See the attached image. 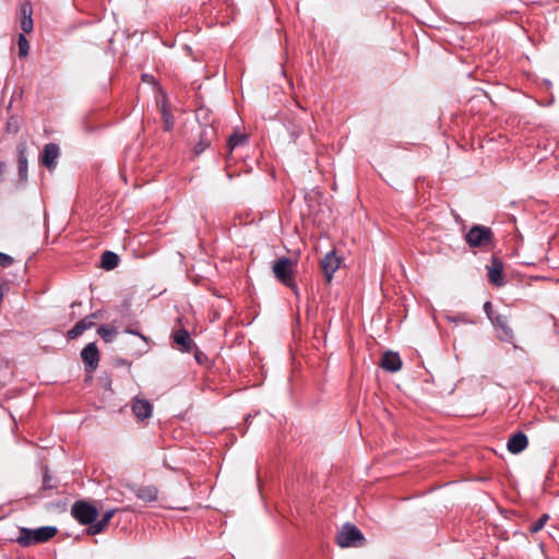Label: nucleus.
<instances>
[{
  "instance_id": "nucleus-19",
  "label": "nucleus",
  "mask_w": 559,
  "mask_h": 559,
  "mask_svg": "<svg viewBox=\"0 0 559 559\" xmlns=\"http://www.w3.org/2000/svg\"><path fill=\"white\" fill-rule=\"evenodd\" d=\"M119 263V257L111 251H105L102 255V267L105 270H112L115 269Z\"/></svg>"
},
{
  "instance_id": "nucleus-35",
  "label": "nucleus",
  "mask_w": 559,
  "mask_h": 559,
  "mask_svg": "<svg viewBox=\"0 0 559 559\" xmlns=\"http://www.w3.org/2000/svg\"><path fill=\"white\" fill-rule=\"evenodd\" d=\"M76 305H81V302H73L72 307H75Z\"/></svg>"
},
{
  "instance_id": "nucleus-25",
  "label": "nucleus",
  "mask_w": 559,
  "mask_h": 559,
  "mask_svg": "<svg viewBox=\"0 0 559 559\" xmlns=\"http://www.w3.org/2000/svg\"><path fill=\"white\" fill-rule=\"evenodd\" d=\"M13 262H14V259L11 255L0 252V266L1 267H9L13 264Z\"/></svg>"
},
{
  "instance_id": "nucleus-9",
  "label": "nucleus",
  "mask_w": 559,
  "mask_h": 559,
  "mask_svg": "<svg viewBox=\"0 0 559 559\" xmlns=\"http://www.w3.org/2000/svg\"><path fill=\"white\" fill-rule=\"evenodd\" d=\"M490 321L500 330L499 338L506 342H510L513 338V333L508 325L507 316L496 313L491 317Z\"/></svg>"
},
{
  "instance_id": "nucleus-10",
  "label": "nucleus",
  "mask_w": 559,
  "mask_h": 559,
  "mask_svg": "<svg viewBox=\"0 0 559 559\" xmlns=\"http://www.w3.org/2000/svg\"><path fill=\"white\" fill-rule=\"evenodd\" d=\"M59 146L55 143H48L44 146L41 153V163L48 169L55 167L57 158L59 157Z\"/></svg>"
},
{
  "instance_id": "nucleus-3",
  "label": "nucleus",
  "mask_w": 559,
  "mask_h": 559,
  "mask_svg": "<svg viewBox=\"0 0 559 559\" xmlns=\"http://www.w3.org/2000/svg\"><path fill=\"white\" fill-rule=\"evenodd\" d=\"M295 263L288 258H281L273 264L274 276L284 285L292 288L297 294L296 284L294 280Z\"/></svg>"
},
{
  "instance_id": "nucleus-1",
  "label": "nucleus",
  "mask_w": 559,
  "mask_h": 559,
  "mask_svg": "<svg viewBox=\"0 0 559 559\" xmlns=\"http://www.w3.org/2000/svg\"><path fill=\"white\" fill-rule=\"evenodd\" d=\"M57 532L58 530L55 526H41L35 530L22 527L15 540L19 545L28 547L49 540Z\"/></svg>"
},
{
  "instance_id": "nucleus-30",
  "label": "nucleus",
  "mask_w": 559,
  "mask_h": 559,
  "mask_svg": "<svg viewBox=\"0 0 559 559\" xmlns=\"http://www.w3.org/2000/svg\"><path fill=\"white\" fill-rule=\"evenodd\" d=\"M44 487L45 488H51L52 487L50 485V477L48 476V474H45V476H44Z\"/></svg>"
},
{
  "instance_id": "nucleus-28",
  "label": "nucleus",
  "mask_w": 559,
  "mask_h": 559,
  "mask_svg": "<svg viewBox=\"0 0 559 559\" xmlns=\"http://www.w3.org/2000/svg\"><path fill=\"white\" fill-rule=\"evenodd\" d=\"M484 310L486 312V314L488 316L489 319H491V317H493L496 313L493 312L492 310V305L490 301H486L485 305H484Z\"/></svg>"
},
{
  "instance_id": "nucleus-20",
  "label": "nucleus",
  "mask_w": 559,
  "mask_h": 559,
  "mask_svg": "<svg viewBox=\"0 0 559 559\" xmlns=\"http://www.w3.org/2000/svg\"><path fill=\"white\" fill-rule=\"evenodd\" d=\"M98 335L104 340L106 343L112 342L114 337L117 335V329L108 326V325H100L97 329Z\"/></svg>"
},
{
  "instance_id": "nucleus-15",
  "label": "nucleus",
  "mask_w": 559,
  "mask_h": 559,
  "mask_svg": "<svg viewBox=\"0 0 559 559\" xmlns=\"http://www.w3.org/2000/svg\"><path fill=\"white\" fill-rule=\"evenodd\" d=\"M174 342L180 346L182 352L190 353L193 347V342L186 330H178L174 333Z\"/></svg>"
},
{
  "instance_id": "nucleus-16",
  "label": "nucleus",
  "mask_w": 559,
  "mask_h": 559,
  "mask_svg": "<svg viewBox=\"0 0 559 559\" xmlns=\"http://www.w3.org/2000/svg\"><path fill=\"white\" fill-rule=\"evenodd\" d=\"M94 325L92 317H85L79 321L71 330L68 331L69 338L79 337L85 330L91 329Z\"/></svg>"
},
{
  "instance_id": "nucleus-12",
  "label": "nucleus",
  "mask_w": 559,
  "mask_h": 559,
  "mask_svg": "<svg viewBox=\"0 0 559 559\" xmlns=\"http://www.w3.org/2000/svg\"><path fill=\"white\" fill-rule=\"evenodd\" d=\"M381 367L390 372H396L402 368V361L397 353L386 352L381 359Z\"/></svg>"
},
{
  "instance_id": "nucleus-31",
  "label": "nucleus",
  "mask_w": 559,
  "mask_h": 559,
  "mask_svg": "<svg viewBox=\"0 0 559 559\" xmlns=\"http://www.w3.org/2000/svg\"><path fill=\"white\" fill-rule=\"evenodd\" d=\"M90 317H92V320L94 321V319H98L100 317V314H99V312H94Z\"/></svg>"
},
{
  "instance_id": "nucleus-17",
  "label": "nucleus",
  "mask_w": 559,
  "mask_h": 559,
  "mask_svg": "<svg viewBox=\"0 0 559 559\" xmlns=\"http://www.w3.org/2000/svg\"><path fill=\"white\" fill-rule=\"evenodd\" d=\"M26 146L25 144L19 145V178L21 181H26L27 179V158L25 155Z\"/></svg>"
},
{
  "instance_id": "nucleus-32",
  "label": "nucleus",
  "mask_w": 559,
  "mask_h": 559,
  "mask_svg": "<svg viewBox=\"0 0 559 559\" xmlns=\"http://www.w3.org/2000/svg\"><path fill=\"white\" fill-rule=\"evenodd\" d=\"M126 332L130 333V334H135V332L133 330H130V329H127ZM136 335L143 337L140 333H136Z\"/></svg>"
},
{
  "instance_id": "nucleus-23",
  "label": "nucleus",
  "mask_w": 559,
  "mask_h": 559,
  "mask_svg": "<svg viewBox=\"0 0 559 559\" xmlns=\"http://www.w3.org/2000/svg\"><path fill=\"white\" fill-rule=\"evenodd\" d=\"M549 520V515L548 514H543L536 522H534L531 527H530V531L532 533H537L538 531H540L545 524L547 523V521Z\"/></svg>"
},
{
  "instance_id": "nucleus-26",
  "label": "nucleus",
  "mask_w": 559,
  "mask_h": 559,
  "mask_svg": "<svg viewBox=\"0 0 559 559\" xmlns=\"http://www.w3.org/2000/svg\"><path fill=\"white\" fill-rule=\"evenodd\" d=\"M21 28L24 33H31L33 31V19H21Z\"/></svg>"
},
{
  "instance_id": "nucleus-27",
  "label": "nucleus",
  "mask_w": 559,
  "mask_h": 559,
  "mask_svg": "<svg viewBox=\"0 0 559 559\" xmlns=\"http://www.w3.org/2000/svg\"><path fill=\"white\" fill-rule=\"evenodd\" d=\"M162 114H163V119H164V123H165V129L170 130L173 128L171 116L167 112V110L165 108L163 109Z\"/></svg>"
},
{
  "instance_id": "nucleus-11",
  "label": "nucleus",
  "mask_w": 559,
  "mask_h": 559,
  "mask_svg": "<svg viewBox=\"0 0 559 559\" xmlns=\"http://www.w3.org/2000/svg\"><path fill=\"white\" fill-rule=\"evenodd\" d=\"M527 444L528 440L526 435L523 432H516L509 438L507 448L511 453L518 454L525 450Z\"/></svg>"
},
{
  "instance_id": "nucleus-8",
  "label": "nucleus",
  "mask_w": 559,
  "mask_h": 559,
  "mask_svg": "<svg viewBox=\"0 0 559 559\" xmlns=\"http://www.w3.org/2000/svg\"><path fill=\"white\" fill-rule=\"evenodd\" d=\"M487 269H488L489 282L497 287H501L504 284V278H503V274H502V272H503L502 262L497 258H492L490 265Z\"/></svg>"
},
{
  "instance_id": "nucleus-5",
  "label": "nucleus",
  "mask_w": 559,
  "mask_h": 559,
  "mask_svg": "<svg viewBox=\"0 0 559 559\" xmlns=\"http://www.w3.org/2000/svg\"><path fill=\"white\" fill-rule=\"evenodd\" d=\"M492 231L489 227L476 225L466 234L465 240L469 247H487L491 243Z\"/></svg>"
},
{
  "instance_id": "nucleus-22",
  "label": "nucleus",
  "mask_w": 559,
  "mask_h": 559,
  "mask_svg": "<svg viewBox=\"0 0 559 559\" xmlns=\"http://www.w3.org/2000/svg\"><path fill=\"white\" fill-rule=\"evenodd\" d=\"M246 141H247V136L245 134L235 133V134L230 135V138L228 140L229 151L231 152L235 147L245 144Z\"/></svg>"
},
{
  "instance_id": "nucleus-21",
  "label": "nucleus",
  "mask_w": 559,
  "mask_h": 559,
  "mask_svg": "<svg viewBox=\"0 0 559 559\" xmlns=\"http://www.w3.org/2000/svg\"><path fill=\"white\" fill-rule=\"evenodd\" d=\"M17 45L19 56L22 58L27 57L29 52V43L23 34L19 35Z\"/></svg>"
},
{
  "instance_id": "nucleus-18",
  "label": "nucleus",
  "mask_w": 559,
  "mask_h": 559,
  "mask_svg": "<svg viewBox=\"0 0 559 559\" xmlns=\"http://www.w3.org/2000/svg\"><path fill=\"white\" fill-rule=\"evenodd\" d=\"M134 493L139 499L145 502H152L157 499V489L154 486L136 488Z\"/></svg>"
},
{
  "instance_id": "nucleus-2",
  "label": "nucleus",
  "mask_w": 559,
  "mask_h": 559,
  "mask_svg": "<svg viewBox=\"0 0 559 559\" xmlns=\"http://www.w3.org/2000/svg\"><path fill=\"white\" fill-rule=\"evenodd\" d=\"M71 515L82 525H93L97 521L98 509L87 501H75L71 507Z\"/></svg>"
},
{
  "instance_id": "nucleus-7",
  "label": "nucleus",
  "mask_w": 559,
  "mask_h": 559,
  "mask_svg": "<svg viewBox=\"0 0 559 559\" xmlns=\"http://www.w3.org/2000/svg\"><path fill=\"white\" fill-rule=\"evenodd\" d=\"M341 260L334 252L326 253L321 260V270L324 274L325 281H332L334 272L340 267Z\"/></svg>"
},
{
  "instance_id": "nucleus-6",
  "label": "nucleus",
  "mask_w": 559,
  "mask_h": 559,
  "mask_svg": "<svg viewBox=\"0 0 559 559\" xmlns=\"http://www.w3.org/2000/svg\"><path fill=\"white\" fill-rule=\"evenodd\" d=\"M81 357L88 372H93L99 361V354L95 343H88L81 352Z\"/></svg>"
},
{
  "instance_id": "nucleus-4",
  "label": "nucleus",
  "mask_w": 559,
  "mask_h": 559,
  "mask_svg": "<svg viewBox=\"0 0 559 559\" xmlns=\"http://www.w3.org/2000/svg\"><path fill=\"white\" fill-rule=\"evenodd\" d=\"M364 542L362 533L350 523L344 524L336 536V543L342 548L362 546Z\"/></svg>"
},
{
  "instance_id": "nucleus-24",
  "label": "nucleus",
  "mask_w": 559,
  "mask_h": 559,
  "mask_svg": "<svg viewBox=\"0 0 559 559\" xmlns=\"http://www.w3.org/2000/svg\"><path fill=\"white\" fill-rule=\"evenodd\" d=\"M20 13L22 19L32 17L33 8L29 1H25L20 7Z\"/></svg>"
},
{
  "instance_id": "nucleus-14",
  "label": "nucleus",
  "mask_w": 559,
  "mask_h": 559,
  "mask_svg": "<svg viewBox=\"0 0 559 559\" xmlns=\"http://www.w3.org/2000/svg\"><path fill=\"white\" fill-rule=\"evenodd\" d=\"M115 512H116V510H114V509L107 510L103 514V518L99 521H97L95 524L88 526L87 534L88 535H97V534L104 532V530L108 526L110 520L112 519Z\"/></svg>"
},
{
  "instance_id": "nucleus-33",
  "label": "nucleus",
  "mask_w": 559,
  "mask_h": 559,
  "mask_svg": "<svg viewBox=\"0 0 559 559\" xmlns=\"http://www.w3.org/2000/svg\"><path fill=\"white\" fill-rule=\"evenodd\" d=\"M449 320L453 321V322H459L461 321V319H457V318H451V317H448Z\"/></svg>"
},
{
  "instance_id": "nucleus-29",
  "label": "nucleus",
  "mask_w": 559,
  "mask_h": 559,
  "mask_svg": "<svg viewBox=\"0 0 559 559\" xmlns=\"http://www.w3.org/2000/svg\"><path fill=\"white\" fill-rule=\"evenodd\" d=\"M7 130L12 133H16L19 131V124L16 121H9L7 126Z\"/></svg>"
},
{
  "instance_id": "nucleus-13",
  "label": "nucleus",
  "mask_w": 559,
  "mask_h": 559,
  "mask_svg": "<svg viewBox=\"0 0 559 559\" xmlns=\"http://www.w3.org/2000/svg\"><path fill=\"white\" fill-rule=\"evenodd\" d=\"M133 414L141 420L151 417L152 405L148 401L142 399H135L132 404Z\"/></svg>"
},
{
  "instance_id": "nucleus-34",
  "label": "nucleus",
  "mask_w": 559,
  "mask_h": 559,
  "mask_svg": "<svg viewBox=\"0 0 559 559\" xmlns=\"http://www.w3.org/2000/svg\"><path fill=\"white\" fill-rule=\"evenodd\" d=\"M3 169H4V164L2 162H0V175L2 174Z\"/></svg>"
}]
</instances>
